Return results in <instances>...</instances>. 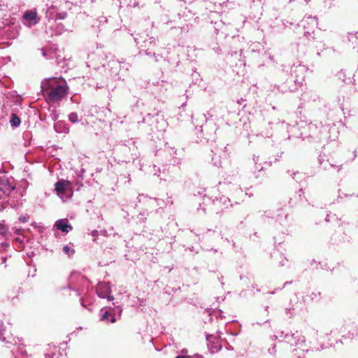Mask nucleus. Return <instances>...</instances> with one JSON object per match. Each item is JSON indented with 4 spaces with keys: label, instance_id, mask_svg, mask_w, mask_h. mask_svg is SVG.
I'll return each instance as SVG.
<instances>
[{
    "label": "nucleus",
    "instance_id": "20e7f679",
    "mask_svg": "<svg viewBox=\"0 0 358 358\" xmlns=\"http://www.w3.org/2000/svg\"><path fill=\"white\" fill-rule=\"evenodd\" d=\"M57 230L61 231L64 233H68L72 230V227L69 224L68 220L62 219L55 222L54 224Z\"/></svg>",
    "mask_w": 358,
    "mask_h": 358
},
{
    "label": "nucleus",
    "instance_id": "dca6fc26",
    "mask_svg": "<svg viewBox=\"0 0 358 358\" xmlns=\"http://www.w3.org/2000/svg\"><path fill=\"white\" fill-rule=\"evenodd\" d=\"M31 225H32L33 227H36V223H35V222L32 223V224H31Z\"/></svg>",
    "mask_w": 358,
    "mask_h": 358
},
{
    "label": "nucleus",
    "instance_id": "4468645a",
    "mask_svg": "<svg viewBox=\"0 0 358 358\" xmlns=\"http://www.w3.org/2000/svg\"><path fill=\"white\" fill-rule=\"evenodd\" d=\"M176 358H191V357L189 356L181 355V356H178Z\"/></svg>",
    "mask_w": 358,
    "mask_h": 358
},
{
    "label": "nucleus",
    "instance_id": "39448f33",
    "mask_svg": "<svg viewBox=\"0 0 358 358\" xmlns=\"http://www.w3.org/2000/svg\"><path fill=\"white\" fill-rule=\"evenodd\" d=\"M24 24L29 27L36 24L38 22L37 13L34 11H28L24 15Z\"/></svg>",
    "mask_w": 358,
    "mask_h": 358
},
{
    "label": "nucleus",
    "instance_id": "1a4fd4ad",
    "mask_svg": "<svg viewBox=\"0 0 358 358\" xmlns=\"http://www.w3.org/2000/svg\"><path fill=\"white\" fill-rule=\"evenodd\" d=\"M15 244H25L26 243L24 242V237H17L15 239Z\"/></svg>",
    "mask_w": 358,
    "mask_h": 358
},
{
    "label": "nucleus",
    "instance_id": "f03ea898",
    "mask_svg": "<svg viewBox=\"0 0 358 358\" xmlns=\"http://www.w3.org/2000/svg\"><path fill=\"white\" fill-rule=\"evenodd\" d=\"M55 191L57 194L63 201H66L73 195V190L71 188L70 182L68 180H61L56 182Z\"/></svg>",
    "mask_w": 358,
    "mask_h": 358
},
{
    "label": "nucleus",
    "instance_id": "9b49d317",
    "mask_svg": "<svg viewBox=\"0 0 358 358\" xmlns=\"http://www.w3.org/2000/svg\"><path fill=\"white\" fill-rule=\"evenodd\" d=\"M29 220V217L27 215H22L19 217V221L22 223L27 222Z\"/></svg>",
    "mask_w": 358,
    "mask_h": 358
},
{
    "label": "nucleus",
    "instance_id": "423d86ee",
    "mask_svg": "<svg viewBox=\"0 0 358 358\" xmlns=\"http://www.w3.org/2000/svg\"><path fill=\"white\" fill-rule=\"evenodd\" d=\"M10 124L13 127L19 126L20 124V118L18 117H17L16 115H13L10 120Z\"/></svg>",
    "mask_w": 358,
    "mask_h": 358
},
{
    "label": "nucleus",
    "instance_id": "f257e3e1",
    "mask_svg": "<svg viewBox=\"0 0 358 358\" xmlns=\"http://www.w3.org/2000/svg\"><path fill=\"white\" fill-rule=\"evenodd\" d=\"M43 92L52 101L60 100L66 95V87L64 81L58 78H49L41 83Z\"/></svg>",
    "mask_w": 358,
    "mask_h": 358
},
{
    "label": "nucleus",
    "instance_id": "0eeeda50",
    "mask_svg": "<svg viewBox=\"0 0 358 358\" xmlns=\"http://www.w3.org/2000/svg\"><path fill=\"white\" fill-rule=\"evenodd\" d=\"M63 251L69 257L75 252V250L73 249V248H63Z\"/></svg>",
    "mask_w": 358,
    "mask_h": 358
},
{
    "label": "nucleus",
    "instance_id": "7ed1b4c3",
    "mask_svg": "<svg viewBox=\"0 0 358 358\" xmlns=\"http://www.w3.org/2000/svg\"><path fill=\"white\" fill-rule=\"evenodd\" d=\"M96 292L98 295L101 298L108 297V300L110 301L113 299V296L108 295L110 293V287L106 283H99L96 287Z\"/></svg>",
    "mask_w": 358,
    "mask_h": 358
},
{
    "label": "nucleus",
    "instance_id": "2eb2a0df",
    "mask_svg": "<svg viewBox=\"0 0 358 358\" xmlns=\"http://www.w3.org/2000/svg\"><path fill=\"white\" fill-rule=\"evenodd\" d=\"M110 322H113H113H115V318H112V319L110 320Z\"/></svg>",
    "mask_w": 358,
    "mask_h": 358
},
{
    "label": "nucleus",
    "instance_id": "6e6552de",
    "mask_svg": "<svg viewBox=\"0 0 358 358\" xmlns=\"http://www.w3.org/2000/svg\"><path fill=\"white\" fill-rule=\"evenodd\" d=\"M69 120L72 122H77L78 121V117L76 113H72L69 116Z\"/></svg>",
    "mask_w": 358,
    "mask_h": 358
},
{
    "label": "nucleus",
    "instance_id": "9d476101",
    "mask_svg": "<svg viewBox=\"0 0 358 358\" xmlns=\"http://www.w3.org/2000/svg\"><path fill=\"white\" fill-rule=\"evenodd\" d=\"M7 230V227L3 221L0 222V233H4Z\"/></svg>",
    "mask_w": 358,
    "mask_h": 358
},
{
    "label": "nucleus",
    "instance_id": "f8f14e48",
    "mask_svg": "<svg viewBox=\"0 0 358 358\" xmlns=\"http://www.w3.org/2000/svg\"><path fill=\"white\" fill-rule=\"evenodd\" d=\"M110 316V313L108 312H105V313L102 315L103 320H107Z\"/></svg>",
    "mask_w": 358,
    "mask_h": 358
},
{
    "label": "nucleus",
    "instance_id": "ddd939ff",
    "mask_svg": "<svg viewBox=\"0 0 358 358\" xmlns=\"http://www.w3.org/2000/svg\"><path fill=\"white\" fill-rule=\"evenodd\" d=\"M13 230L15 232V234H20L21 233V229H17V228H13Z\"/></svg>",
    "mask_w": 358,
    "mask_h": 358
}]
</instances>
